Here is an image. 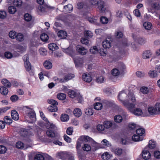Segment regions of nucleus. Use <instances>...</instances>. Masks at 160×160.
Masks as SVG:
<instances>
[{
	"instance_id": "nucleus-1",
	"label": "nucleus",
	"mask_w": 160,
	"mask_h": 160,
	"mask_svg": "<svg viewBox=\"0 0 160 160\" xmlns=\"http://www.w3.org/2000/svg\"><path fill=\"white\" fill-rule=\"evenodd\" d=\"M47 128L48 129L46 132V134L51 139L50 142H53V143L59 146H62V143L59 141L58 139L59 136L56 134L55 131L57 130V128L53 124L48 122L46 125Z\"/></svg>"
},
{
	"instance_id": "nucleus-2",
	"label": "nucleus",
	"mask_w": 160,
	"mask_h": 160,
	"mask_svg": "<svg viewBox=\"0 0 160 160\" xmlns=\"http://www.w3.org/2000/svg\"><path fill=\"white\" fill-rule=\"evenodd\" d=\"M128 99H126V101H123V104L131 112H133V109L135 107V102L136 99L133 93L131 92H129L128 94Z\"/></svg>"
},
{
	"instance_id": "nucleus-3",
	"label": "nucleus",
	"mask_w": 160,
	"mask_h": 160,
	"mask_svg": "<svg viewBox=\"0 0 160 160\" xmlns=\"http://www.w3.org/2000/svg\"><path fill=\"white\" fill-rule=\"evenodd\" d=\"M37 3L41 5L39 6L38 8V9L42 12L47 13L49 12V10H54L55 8L54 7H52L50 6L49 5L46 3L44 4V0H36Z\"/></svg>"
},
{
	"instance_id": "nucleus-4",
	"label": "nucleus",
	"mask_w": 160,
	"mask_h": 160,
	"mask_svg": "<svg viewBox=\"0 0 160 160\" xmlns=\"http://www.w3.org/2000/svg\"><path fill=\"white\" fill-rule=\"evenodd\" d=\"M23 111V112H25L27 114L28 116L33 120L36 119V114L33 110L27 106H23L20 108Z\"/></svg>"
},
{
	"instance_id": "nucleus-5",
	"label": "nucleus",
	"mask_w": 160,
	"mask_h": 160,
	"mask_svg": "<svg viewBox=\"0 0 160 160\" xmlns=\"http://www.w3.org/2000/svg\"><path fill=\"white\" fill-rule=\"evenodd\" d=\"M58 158L63 160H74L73 155L71 152H60L57 156Z\"/></svg>"
},
{
	"instance_id": "nucleus-6",
	"label": "nucleus",
	"mask_w": 160,
	"mask_h": 160,
	"mask_svg": "<svg viewBox=\"0 0 160 160\" xmlns=\"http://www.w3.org/2000/svg\"><path fill=\"white\" fill-rule=\"evenodd\" d=\"M69 97L72 98H75L79 102H81L83 101L82 96L79 93H77L74 90L69 91L68 92Z\"/></svg>"
},
{
	"instance_id": "nucleus-7",
	"label": "nucleus",
	"mask_w": 160,
	"mask_h": 160,
	"mask_svg": "<svg viewBox=\"0 0 160 160\" xmlns=\"http://www.w3.org/2000/svg\"><path fill=\"white\" fill-rule=\"evenodd\" d=\"M116 16L119 18H123L124 19L127 18L128 20H132L131 16L128 12L123 13L121 11L118 10L116 12Z\"/></svg>"
},
{
	"instance_id": "nucleus-8",
	"label": "nucleus",
	"mask_w": 160,
	"mask_h": 160,
	"mask_svg": "<svg viewBox=\"0 0 160 160\" xmlns=\"http://www.w3.org/2000/svg\"><path fill=\"white\" fill-rule=\"evenodd\" d=\"M23 59L24 61V64L26 70L28 72H30L31 70V66L30 62L28 60V55L26 54L23 57Z\"/></svg>"
},
{
	"instance_id": "nucleus-9",
	"label": "nucleus",
	"mask_w": 160,
	"mask_h": 160,
	"mask_svg": "<svg viewBox=\"0 0 160 160\" xmlns=\"http://www.w3.org/2000/svg\"><path fill=\"white\" fill-rule=\"evenodd\" d=\"M78 140L82 142L84 141L86 142H88L91 144H96V142L92 138L87 136H81L78 139Z\"/></svg>"
},
{
	"instance_id": "nucleus-10",
	"label": "nucleus",
	"mask_w": 160,
	"mask_h": 160,
	"mask_svg": "<svg viewBox=\"0 0 160 160\" xmlns=\"http://www.w3.org/2000/svg\"><path fill=\"white\" fill-rule=\"evenodd\" d=\"M74 77V75L73 74L69 73L65 75L63 78H57V80L61 83H64L73 78Z\"/></svg>"
},
{
	"instance_id": "nucleus-11",
	"label": "nucleus",
	"mask_w": 160,
	"mask_h": 160,
	"mask_svg": "<svg viewBox=\"0 0 160 160\" xmlns=\"http://www.w3.org/2000/svg\"><path fill=\"white\" fill-rule=\"evenodd\" d=\"M118 97L119 100L122 103L123 101H126V99H128V95H127L126 93L123 91H121L120 92Z\"/></svg>"
},
{
	"instance_id": "nucleus-12",
	"label": "nucleus",
	"mask_w": 160,
	"mask_h": 160,
	"mask_svg": "<svg viewBox=\"0 0 160 160\" xmlns=\"http://www.w3.org/2000/svg\"><path fill=\"white\" fill-rule=\"evenodd\" d=\"M102 45L104 48H109L111 46V42L110 39H107L103 41L102 43Z\"/></svg>"
},
{
	"instance_id": "nucleus-13",
	"label": "nucleus",
	"mask_w": 160,
	"mask_h": 160,
	"mask_svg": "<svg viewBox=\"0 0 160 160\" xmlns=\"http://www.w3.org/2000/svg\"><path fill=\"white\" fill-rule=\"evenodd\" d=\"M83 80L86 82H90L92 80L90 75L88 73H84L82 76Z\"/></svg>"
},
{
	"instance_id": "nucleus-14",
	"label": "nucleus",
	"mask_w": 160,
	"mask_h": 160,
	"mask_svg": "<svg viewBox=\"0 0 160 160\" xmlns=\"http://www.w3.org/2000/svg\"><path fill=\"white\" fill-rule=\"evenodd\" d=\"M76 50L80 54L83 55H85L87 52L86 49L80 46L77 47Z\"/></svg>"
},
{
	"instance_id": "nucleus-15",
	"label": "nucleus",
	"mask_w": 160,
	"mask_h": 160,
	"mask_svg": "<svg viewBox=\"0 0 160 160\" xmlns=\"http://www.w3.org/2000/svg\"><path fill=\"white\" fill-rule=\"evenodd\" d=\"M103 124L105 128L108 129L111 128L113 125H115L116 124L111 121H106L103 122Z\"/></svg>"
},
{
	"instance_id": "nucleus-16",
	"label": "nucleus",
	"mask_w": 160,
	"mask_h": 160,
	"mask_svg": "<svg viewBox=\"0 0 160 160\" xmlns=\"http://www.w3.org/2000/svg\"><path fill=\"white\" fill-rule=\"evenodd\" d=\"M58 36L61 39L65 38L67 36V32L63 30H60L58 33Z\"/></svg>"
},
{
	"instance_id": "nucleus-17",
	"label": "nucleus",
	"mask_w": 160,
	"mask_h": 160,
	"mask_svg": "<svg viewBox=\"0 0 160 160\" xmlns=\"http://www.w3.org/2000/svg\"><path fill=\"white\" fill-rule=\"evenodd\" d=\"M148 112L150 115H153L157 114L156 110L155 107L150 106L148 108Z\"/></svg>"
},
{
	"instance_id": "nucleus-18",
	"label": "nucleus",
	"mask_w": 160,
	"mask_h": 160,
	"mask_svg": "<svg viewBox=\"0 0 160 160\" xmlns=\"http://www.w3.org/2000/svg\"><path fill=\"white\" fill-rule=\"evenodd\" d=\"M11 116L12 118L14 120H17L19 119L18 114L15 110H13L11 111Z\"/></svg>"
},
{
	"instance_id": "nucleus-19",
	"label": "nucleus",
	"mask_w": 160,
	"mask_h": 160,
	"mask_svg": "<svg viewBox=\"0 0 160 160\" xmlns=\"http://www.w3.org/2000/svg\"><path fill=\"white\" fill-rule=\"evenodd\" d=\"M143 158L145 160L149 159L151 157V154L147 150H144L142 153Z\"/></svg>"
},
{
	"instance_id": "nucleus-20",
	"label": "nucleus",
	"mask_w": 160,
	"mask_h": 160,
	"mask_svg": "<svg viewBox=\"0 0 160 160\" xmlns=\"http://www.w3.org/2000/svg\"><path fill=\"white\" fill-rule=\"evenodd\" d=\"M131 113L137 116H141L143 114L142 110L140 108H137L133 111Z\"/></svg>"
},
{
	"instance_id": "nucleus-21",
	"label": "nucleus",
	"mask_w": 160,
	"mask_h": 160,
	"mask_svg": "<svg viewBox=\"0 0 160 160\" xmlns=\"http://www.w3.org/2000/svg\"><path fill=\"white\" fill-rule=\"evenodd\" d=\"M151 55L152 53L150 50H146L143 52L142 54V58L145 59L149 58Z\"/></svg>"
},
{
	"instance_id": "nucleus-22",
	"label": "nucleus",
	"mask_w": 160,
	"mask_h": 160,
	"mask_svg": "<svg viewBox=\"0 0 160 160\" xmlns=\"http://www.w3.org/2000/svg\"><path fill=\"white\" fill-rule=\"evenodd\" d=\"M48 48L50 50L52 51H54L58 48V46L55 43H51L49 44Z\"/></svg>"
},
{
	"instance_id": "nucleus-23",
	"label": "nucleus",
	"mask_w": 160,
	"mask_h": 160,
	"mask_svg": "<svg viewBox=\"0 0 160 160\" xmlns=\"http://www.w3.org/2000/svg\"><path fill=\"white\" fill-rule=\"evenodd\" d=\"M151 6V10H159L160 9V5L157 2H153L150 5Z\"/></svg>"
},
{
	"instance_id": "nucleus-24",
	"label": "nucleus",
	"mask_w": 160,
	"mask_h": 160,
	"mask_svg": "<svg viewBox=\"0 0 160 160\" xmlns=\"http://www.w3.org/2000/svg\"><path fill=\"white\" fill-rule=\"evenodd\" d=\"M73 114L76 117H79L82 115L81 110L79 108L75 109L73 112Z\"/></svg>"
},
{
	"instance_id": "nucleus-25",
	"label": "nucleus",
	"mask_w": 160,
	"mask_h": 160,
	"mask_svg": "<svg viewBox=\"0 0 160 160\" xmlns=\"http://www.w3.org/2000/svg\"><path fill=\"white\" fill-rule=\"evenodd\" d=\"M120 113L122 116L123 120H128V117L127 112L124 111L122 108H120Z\"/></svg>"
},
{
	"instance_id": "nucleus-26",
	"label": "nucleus",
	"mask_w": 160,
	"mask_h": 160,
	"mask_svg": "<svg viewBox=\"0 0 160 160\" xmlns=\"http://www.w3.org/2000/svg\"><path fill=\"white\" fill-rule=\"evenodd\" d=\"M43 65L45 68L47 69H50L52 67V63L49 61L48 60L44 62Z\"/></svg>"
},
{
	"instance_id": "nucleus-27",
	"label": "nucleus",
	"mask_w": 160,
	"mask_h": 160,
	"mask_svg": "<svg viewBox=\"0 0 160 160\" xmlns=\"http://www.w3.org/2000/svg\"><path fill=\"white\" fill-rule=\"evenodd\" d=\"M30 131H27L24 129H22L21 130L20 133L21 136L24 137H27L28 136L30 133Z\"/></svg>"
},
{
	"instance_id": "nucleus-28",
	"label": "nucleus",
	"mask_w": 160,
	"mask_h": 160,
	"mask_svg": "<svg viewBox=\"0 0 160 160\" xmlns=\"http://www.w3.org/2000/svg\"><path fill=\"white\" fill-rule=\"evenodd\" d=\"M91 23H92L97 25H100L101 24H106L108 22V21H98V22H97V21H89Z\"/></svg>"
},
{
	"instance_id": "nucleus-29",
	"label": "nucleus",
	"mask_w": 160,
	"mask_h": 160,
	"mask_svg": "<svg viewBox=\"0 0 160 160\" xmlns=\"http://www.w3.org/2000/svg\"><path fill=\"white\" fill-rule=\"evenodd\" d=\"M114 120L116 122L120 123L122 121L123 118L121 116L119 115H117L114 117Z\"/></svg>"
},
{
	"instance_id": "nucleus-30",
	"label": "nucleus",
	"mask_w": 160,
	"mask_h": 160,
	"mask_svg": "<svg viewBox=\"0 0 160 160\" xmlns=\"http://www.w3.org/2000/svg\"><path fill=\"white\" fill-rule=\"evenodd\" d=\"M98 8L101 13H104L105 12L106 8L103 2L102 3L98 5Z\"/></svg>"
},
{
	"instance_id": "nucleus-31",
	"label": "nucleus",
	"mask_w": 160,
	"mask_h": 160,
	"mask_svg": "<svg viewBox=\"0 0 160 160\" xmlns=\"http://www.w3.org/2000/svg\"><path fill=\"white\" fill-rule=\"evenodd\" d=\"M132 140L134 142H138L143 140L142 137H141L139 136L134 134L132 137Z\"/></svg>"
},
{
	"instance_id": "nucleus-32",
	"label": "nucleus",
	"mask_w": 160,
	"mask_h": 160,
	"mask_svg": "<svg viewBox=\"0 0 160 160\" xmlns=\"http://www.w3.org/2000/svg\"><path fill=\"white\" fill-rule=\"evenodd\" d=\"M8 10L9 13L13 14L16 12L17 9L15 6H11L8 7Z\"/></svg>"
},
{
	"instance_id": "nucleus-33",
	"label": "nucleus",
	"mask_w": 160,
	"mask_h": 160,
	"mask_svg": "<svg viewBox=\"0 0 160 160\" xmlns=\"http://www.w3.org/2000/svg\"><path fill=\"white\" fill-rule=\"evenodd\" d=\"M0 92L3 95H6L8 92V90L4 86H1L0 87Z\"/></svg>"
},
{
	"instance_id": "nucleus-34",
	"label": "nucleus",
	"mask_w": 160,
	"mask_h": 160,
	"mask_svg": "<svg viewBox=\"0 0 160 160\" xmlns=\"http://www.w3.org/2000/svg\"><path fill=\"white\" fill-rule=\"evenodd\" d=\"M149 76L151 78L156 77L158 76L157 71L154 70H151L148 72Z\"/></svg>"
},
{
	"instance_id": "nucleus-35",
	"label": "nucleus",
	"mask_w": 160,
	"mask_h": 160,
	"mask_svg": "<svg viewBox=\"0 0 160 160\" xmlns=\"http://www.w3.org/2000/svg\"><path fill=\"white\" fill-rule=\"evenodd\" d=\"M16 39L18 42H22L24 40V36L21 33H18L16 35Z\"/></svg>"
},
{
	"instance_id": "nucleus-36",
	"label": "nucleus",
	"mask_w": 160,
	"mask_h": 160,
	"mask_svg": "<svg viewBox=\"0 0 160 160\" xmlns=\"http://www.w3.org/2000/svg\"><path fill=\"white\" fill-rule=\"evenodd\" d=\"M73 8V6L70 4H68L67 5L64 6L63 7V9L65 10H66L67 12L72 11Z\"/></svg>"
},
{
	"instance_id": "nucleus-37",
	"label": "nucleus",
	"mask_w": 160,
	"mask_h": 160,
	"mask_svg": "<svg viewBox=\"0 0 160 160\" xmlns=\"http://www.w3.org/2000/svg\"><path fill=\"white\" fill-rule=\"evenodd\" d=\"M143 26L146 29L150 30L152 27V24L149 22H145L143 23Z\"/></svg>"
},
{
	"instance_id": "nucleus-38",
	"label": "nucleus",
	"mask_w": 160,
	"mask_h": 160,
	"mask_svg": "<svg viewBox=\"0 0 160 160\" xmlns=\"http://www.w3.org/2000/svg\"><path fill=\"white\" fill-rule=\"evenodd\" d=\"M140 91L143 94H148L149 92V89L148 88L145 86L142 87L140 88Z\"/></svg>"
},
{
	"instance_id": "nucleus-39",
	"label": "nucleus",
	"mask_w": 160,
	"mask_h": 160,
	"mask_svg": "<svg viewBox=\"0 0 160 160\" xmlns=\"http://www.w3.org/2000/svg\"><path fill=\"white\" fill-rule=\"evenodd\" d=\"M94 108L95 109L97 110H101L102 107V104L100 102H96L94 105Z\"/></svg>"
},
{
	"instance_id": "nucleus-40",
	"label": "nucleus",
	"mask_w": 160,
	"mask_h": 160,
	"mask_svg": "<svg viewBox=\"0 0 160 160\" xmlns=\"http://www.w3.org/2000/svg\"><path fill=\"white\" fill-rule=\"evenodd\" d=\"M136 132L137 135H138L140 136H142L144 134L145 131L143 128H138L136 130Z\"/></svg>"
},
{
	"instance_id": "nucleus-41",
	"label": "nucleus",
	"mask_w": 160,
	"mask_h": 160,
	"mask_svg": "<svg viewBox=\"0 0 160 160\" xmlns=\"http://www.w3.org/2000/svg\"><path fill=\"white\" fill-rule=\"evenodd\" d=\"M156 146V142L152 140H150L148 143V148L150 149L154 148Z\"/></svg>"
},
{
	"instance_id": "nucleus-42",
	"label": "nucleus",
	"mask_w": 160,
	"mask_h": 160,
	"mask_svg": "<svg viewBox=\"0 0 160 160\" xmlns=\"http://www.w3.org/2000/svg\"><path fill=\"white\" fill-rule=\"evenodd\" d=\"M48 109L51 112H56L58 110V108L56 105L50 106L48 107Z\"/></svg>"
},
{
	"instance_id": "nucleus-43",
	"label": "nucleus",
	"mask_w": 160,
	"mask_h": 160,
	"mask_svg": "<svg viewBox=\"0 0 160 160\" xmlns=\"http://www.w3.org/2000/svg\"><path fill=\"white\" fill-rule=\"evenodd\" d=\"M4 121L7 124H10L12 123V120L9 117L6 116L4 118Z\"/></svg>"
},
{
	"instance_id": "nucleus-44",
	"label": "nucleus",
	"mask_w": 160,
	"mask_h": 160,
	"mask_svg": "<svg viewBox=\"0 0 160 160\" xmlns=\"http://www.w3.org/2000/svg\"><path fill=\"white\" fill-rule=\"evenodd\" d=\"M24 146V143L21 141L17 142L16 144V148L21 149L23 148Z\"/></svg>"
},
{
	"instance_id": "nucleus-45",
	"label": "nucleus",
	"mask_w": 160,
	"mask_h": 160,
	"mask_svg": "<svg viewBox=\"0 0 160 160\" xmlns=\"http://www.w3.org/2000/svg\"><path fill=\"white\" fill-rule=\"evenodd\" d=\"M66 96L65 94L60 93H58L57 95V98L61 100H63L66 98Z\"/></svg>"
},
{
	"instance_id": "nucleus-46",
	"label": "nucleus",
	"mask_w": 160,
	"mask_h": 160,
	"mask_svg": "<svg viewBox=\"0 0 160 160\" xmlns=\"http://www.w3.org/2000/svg\"><path fill=\"white\" fill-rule=\"evenodd\" d=\"M40 38L43 41H47L48 39V36L45 33L42 34L40 36Z\"/></svg>"
},
{
	"instance_id": "nucleus-47",
	"label": "nucleus",
	"mask_w": 160,
	"mask_h": 160,
	"mask_svg": "<svg viewBox=\"0 0 160 160\" xmlns=\"http://www.w3.org/2000/svg\"><path fill=\"white\" fill-rule=\"evenodd\" d=\"M85 36L88 38H92L93 36V33L89 30L85 31L84 32Z\"/></svg>"
},
{
	"instance_id": "nucleus-48",
	"label": "nucleus",
	"mask_w": 160,
	"mask_h": 160,
	"mask_svg": "<svg viewBox=\"0 0 160 160\" xmlns=\"http://www.w3.org/2000/svg\"><path fill=\"white\" fill-rule=\"evenodd\" d=\"M61 119L62 121L66 122L69 120V116L66 114H62L61 116Z\"/></svg>"
},
{
	"instance_id": "nucleus-49",
	"label": "nucleus",
	"mask_w": 160,
	"mask_h": 160,
	"mask_svg": "<svg viewBox=\"0 0 160 160\" xmlns=\"http://www.w3.org/2000/svg\"><path fill=\"white\" fill-rule=\"evenodd\" d=\"M65 52L70 55L72 57H73L74 56V52L72 49L67 48L65 50Z\"/></svg>"
},
{
	"instance_id": "nucleus-50",
	"label": "nucleus",
	"mask_w": 160,
	"mask_h": 160,
	"mask_svg": "<svg viewBox=\"0 0 160 160\" xmlns=\"http://www.w3.org/2000/svg\"><path fill=\"white\" fill-rule=\"evenodd\" d=\"M34 160H44V158L41 154H36L34 157Z\"/></svg>"
},
{
	"instance_id": "nucleus-51",
	"label": "nucleus",
	"mask_w": 160,
	"mask_h": 160,
	"mask_svg": "<svg viewBox=\"0 0 160 160\" xmlns=\"http://www.w3.org/2000/svg\"><path fill=\"white\" fill-rule=\"evenodd\" d=\"M39 51L40 54L43 55L45 56L47 54V51L46 50V49L43 48H39Z\"/></svg>"
},
{
	"instance_id": "nucleus-52",
	"label": "nucleus",
	"mask_w": 160,
	"mask_h": 160,
	"mask_svg": "<svg viewBox=\"0 0 160 160\" xmlns=\"http://www.w3.org/2000/svg\"><path fill=\"white\" fill-rule=\"evenodd\" d=\"M82 149L84 151H89L91 150V147L89 144H84L82 147Z\"/></svg>"
},
{
	"instance_id": "nucleus-53",
	"label": "nucleus",
	"mask_w": 160,
	"mask_h": 160,
	"mask_svg": "<svg viewBox=\"0 0 160 160\" xmlns=\"http://www.w3.org/2000/svg\"><path fill=\"white\" fill-rule=\"evenodd\" d=\"M7 15V12L5 11L0 10V18L4 19Z\"/></svg>"
},
{
	"instance_id": "nucleus-54",
	"label": "nucleus",
	"mask_w": 160,
	"mask_h": 160,
	"mask_svg": "<svg viewBox=\"0 0 160 160\" xmlns=\"http://www.w3.org/2000/svg\"><path fill=\"white\" fill-rule=\"evenodd\" d=\"M128 128L130 129L131 130H133L136 129L137 128L136 124L133 122L130 123L128 125Z\"/></svg>"
},
{
	"instance_id": "nucleus-55",
	"label": "nucleus",
	"mask_w": 160,
	"mask_h": 160,
	"mask_svg": "<svg viewBox=\"0 0 160 160\" xmlns=\"http://www.w3.org/2000/svg\"><path fill=\"white\" fill-rule=\"evenodd\" d=\"M24 20H32V16L31 14L27 13L25 14L24 16Z\"/></svg>"
},
{
	"instance_id": "nucleus-56",
	"label": "nucleus",
	"mask_w": 160,
	"mask_h": 160,
	"mask_svg": "<svg viewBox=\"0 0 160 160\" xmlns=\"http://www.w3.org/2000/svg\"><path fill=\"white\" fill-rule=\"evenodd\" d=\"M112 75L114 76H118L119 74V71L117 69H113L111 71Z\"/></svg>"
},
{
	"instance_id": "nucleus-57",
	"label": "nucleus",
	"mask_w": 160,
	"mask_h": 160,
	"mask_svg": "<svg viewBox=\"0 0 160 160\" xmlns=\"http://www.w3.org/2000/svg\"><path fill=\"white\" fill-rule=\"evenodd\" d=\"M85 113L88 115L91 116L93 114V112L91 108H88L85 110Z\"/></svg>"
},
{
	"instance_id": "nucleus-58",
	"label": "nucleus",
	"mask_w": 160,
	"mask_h": 160,
	"mask_svg": "<svg viewBox=\"0 0 160 160\" xmlns=\"http://www.w3.org/2000/svg\"><path fill=\"white\" fill-rule=\"evenodd\" d=\"M122 149L119 148H116L114 151L115 153L118 155H121V154L122 153Z\"/></svg>"
},
{
	"instance_id": "nucleus-59",
	"label": "nucleus",
	"mask_w": 160,
	"mask_h": 160,
	"mask_svg": "<svg viewBox=\"0 0 160 160\" xmlns=\"http://www.w3.org/2000/svg\"><path fill=\"white\" fill-rule=\"evenodd\" d=\"M48 103L52 105V106H57L58 104V102L56 100L53 99H48Z\"/></svg>"
},
{
	"instance_id": "nucleus-60",
	"label": "nucleus",
	"mask_w": 160,
	"mask_h": 160,
	"mask_svg": "<svg viewBox=\"0 0 160 160\" xmlns=\"http://www.w3.org/2000/svg\"><path fill=\"white\" fill-rule=\"evenodd\" d=\"M90 51L92 53L95 54L98 52V48L96 46H94L92 47L90 49Z\"/></svg>"
},
{
	"instance_id": "nucleus-61",
	"label": "nucleus",
	"mask_w": 160,
	"mask_h": 160,
	"mask_svg": "<svg viewBox=\"0 0 160 160\" xmlns=\"http://www.w3.org/2000/svg\"><path fill=\"white\" fill-rule=\"evenodd\" d=\"M104 125L101 124H98L97 126V129L99 132L105 130Z\"/></svg>"
},
{
	"instance_id": "nucleus-62",
	"label": "nucleus",
	"mask_w": 160,
	"mask_h": 160,
	"mask_svg": "<svg viewBox=\"0 0 160 160\" xmlns=\"http://www.w3.org/2000/svg\"><path fill=\"white\" fill-rule=\"evenodd\" d=\"M96 81L100 83H103L104 81V78L102 76H100L97 78Z\"/></svg>"
},
{
	"instance_id": "nucleus-63",
	"label": "nucleus",
	"mask_w": 160,
	"mask_h": 160,
	"mask_svg": "<svg viewBox=\"0 0 160 160\" xmlns=\"http://www.w3.org/2000/svg\"><path fill=\"white\" fill-rule=\"evenodd\" d=\"M18 96L16 95L12 96L10 98V99L12 102H15L18 101Z\"/></svg>"
},
{
	"instance_id": "nucleus-64",
	"label": "nucleus",
	"mask_w": 160,
	"mask_h": 160,
	"mask_svg": "<svg viewBox=\"0 0 160 160\" xmlns=\"http://www.w3.org/2000/svg\"><path fill=\"white\" fill-rule=\"evenodd\" d=\"M104 160H108L110 157V155L107 152L104 153L102 156Z\"/></svg>"
}]
</instances>
